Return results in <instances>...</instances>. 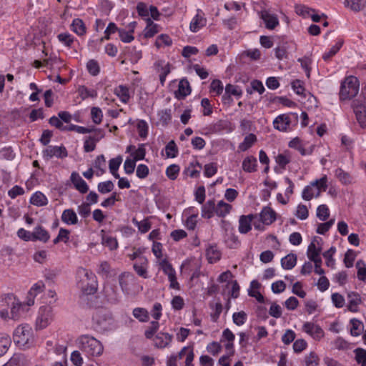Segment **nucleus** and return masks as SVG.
Returning a JSON list of instances; mask_svg holds the SVG:
<instances>
[{"label": "nucleus", "mask_w": 366, "mask_h": 366, "mask_svg": "<svg viewBox=\"0 0 366 366\" xmlns=\"http://www.w3.org/2000/svg\"><path fill=\"white\" fill-rule=\"evenodd\" d=\"M76 278L77 287L84 294L92 295L95 293L97 290L95 275L92 272L84 267H79L76 270Z\"/></svg>", "instance_id": "nucleus-1"}, {"label": "nucleus", "mask_w": 366, "mask_h": 366, "mask_svg": "<svg viewBox=\"0 0 366 366\" xmlns=\"http://www.w3.org/2000/svg\"><path fill=\"white\" fill-rule=\"evenodd\" d=\"M79 348L88 356H99L103 352L102 343L89 335H81L77 339Z\"/></svg>", "instance_id": "nucleus-2"}, {"label": "nucleus", "mask_w": 366, "mask_h": 366, "mask_svg": "<svg viewBox=\"0 0 366 366\" xmlns=\"http://www.w3.org/2000/svg\"><path fill=\"white\" fill-rule=\"evenodd\" d=\"M119 283L122 292L129 297H134L143 290L135 277L129 272H123L119 276Z\"/></svg>", "instance_id": "nucleus-3"}, {"label": "nucleus", "mask_w": 366, "mask_h": 366, "mask_svg": "<svg viewBox=\"0 0 366 366\" xmlns=\"http://www.w3.org/2000/svg\"><path fill=\"white\" fill-rule=\"evenodd\" d=\"M327 178L324 176L319 179L311 182V184L305 187L302 191V197L305 200H310L313 197H318L322 191L327 188Z\"/></svg>", "instance_id": "nucleus-4"}, {"label": "nucleus", "mask_w": 366, "mask_h": 366, "mask_svg": "<svg viewBox=\"0 0 366 366\" xmlns=\"http://www.w3.org/2000/svg\"><path fill=\"white\" fill-rule=\"evenodd\" d=\"M97 330L104 332L112 330L114 327V320L112 315L103 310L96 311L92 317Z\"/></svg>", "instance_id": "nucleus-5"}, {"label": "nucleus", "mask_w": 366, "mask_h": 366, "mask_svg": "<svg viewBox=\"0 0 366 366\" xmlns=\"http://www.w3.org/2000/svg\"><path fill=\"white\" fill-rule=\"evenodd\" d=\"M359 81L357 77L350 76L345 78L341 84L340 99L346 100L355 97L359 92Z\"/></svg>", "instance_id": "nucleus-6"}, {"label": "nucleus", "mask_w": 366, "mask_h": 366, "mask_svg": "<svg viewBox=\"0 0 366 366\" xmlns=\"http://www.w3.org/2000/svg\"><path fill=\"white\" fill-rule=\"evenodd\" d=\"M13 339L19 347H28L32 340V328L27 324L19 325L14 332Z\"/></svg>", "instance_id": "nucleus-7"}, {"label": "nucleus", "mask_w": 366, "mask_h": 366, "mask_svg": "<svg viewBox=\"0 0 366 366\" xmlns=\"http://www.w3.org/2000/svg\"><path fill=\"white\" fill-rule=\"evenodd\" d=\"M54 317L53 308L50 305H44L39 307L36 320V328L42 330L46 328L53 321Z\"/></svg>", "instance_id": "nucleus-8"}, {"label": "nucleus", "mask_w": 366, "mask_h": 366, "mask_svg": "<svg viewBox=\"0 0 366 366\" xmlns=\"http://www.w3.org/2000/svg\"><path fill=\"white\" fill-rule=\"evenodd\" d=\"M363 100L360 98L352 102V108L357 121L362 128L366 127V88L362 91Z\"/></svg>", "instance_id": "nucleus-9"}, {"label": "nucleus", "mask_w": 366, "mask_h": 366, "mask_svg": "<svg viewBox=\"0 0 366 366\" xmlns=\"http://www.w3.org/2000/svg\"><path fill=\"white\" fill-rule=\"evenodd\" d=\"M42 155L46 159H50L54 157L63 159L67 157L68 152L64 146H49L43 150Z\"/></svg>", "instance_id": "nucleus-10"}, {"label": "nucleus", "mask_w": 366, "mask_h": 366, "mask_svg": "<svg viewBox=\"0 0 366 366\" xmlns=\"http://www.w3.org/2000/svg\"><path fill=\"white\" fill-rule=\"evenodd\" d=\"M302 330L315 340H320L325 335L323 330L319 325L310 322H306L303 325Z\"/></svg>", "instance_id": "nucleus-11"}, {"label": "nucleus", "mask_w": 366, "mask_h": 366, "mask_svg": "<svg viewBox=\"0 0 366 366\" xmlns=\"http://www.w3.org/2000/svg\"><path fill=\"white\" fill-rule=\"evenodd\" d=\"M207 24V19L202 10L197 9V14L192 19L189 24V29L192 32H197L199 29L204 27Z\"/></svg>", "instance_id": "nucleus-12"}, {"label": "nucleus", "mask_w": 366, "mask_h": 366, "mask_svg": "<svg viewBox=\"0 0 366 366\" xmlns=\"http://www.w3.org/2000/svg\"><path fill=\"white\" fill-rule=\"evenodd\" d=\"M70 180L74 188L81 194H85L89 191V186L76 172H73L70 176Z\"/></svg>", "instance_id": "nucleus-13"}, {"label": "nucleus", "mask_w": 366, "mask_h": 366, "mask_svg": "<svg viewBox=\"0 0 366 366\" xmlns=\"http://www.w3.org/2000/svg\"><path fill=\"white\" fill-rule=\"evenodd\" d=\"M255 216L253 214L242 215L239 219V232L246 234L251 230V223Z\"/></svg>", "instance_id": "nucleus-14"}, {"label": "nucleus", "mask_w": 366, "mask_h": 366, "mask_svg": "<svg viewBox=\"0 0 366 366\" xmlns=\"http://www.w3.org/2000/svg\"><path fill=\"white\" fill-rule=\"evenodd\" d=\"M291 123L290 119L287 115L282 114L276 117L273 122L274 127L282 132L287 131Z\"/></svg>", "instance_id": "nucleus-15"}, {"label": "nucleus", "mask_w": 366, "mask_h": 366, "mask_svg": "<svg viewBox=\"0 0 366 366\" xmlns=\"http://www.w3.org/2000/svg\"><path fill=\"white\" fill-rule=\"evenodd\" d=\"M261 18L265 24L266 28L273 29L278 25L279 21L276 15L272 14L267 11L261 12Z\"/></svg>", "instance_id": "nucleus-16"}, {"label": "nucleus", "mask_w": 366, "mask_h": 366, "mask_svg": "<svg viewBox=\"0 0 366 366\" xmlns=\"http://www.w3.org/2000/svg\"><path fill=\"white\" fill-rule=\"evenodd\" d=\"M259 217L263 224L269 225L276 219V213L270 207H265L260 212Z\"/></svg>", "instance_id": "nucleus-17"}, {"label": "nucleus", "mask_w": 366, "mask_h": 366, "mask_svg": "<svg viewBox=\"0 0 366 366\" xmlns=\"http://www.w3.org/2000/svg\"><path fill=\"white\" fill-rule=\"evenodd\" d=\"M45 287L44 283L42 281H39L31 287L29 291V296L30 297L27 301L29 306L34 304V297L41 293Z\"/></svg>", "instance_id": "nucleus-18"}, {"label": "nucleus", "mask_w": 366, "mask_h": 366, "mask_svg": "<svg viewBox=\"0 0 366 366\" xmlns=\"http://www.w3.org/2000/svg\"><path fill=\"white\" fill-rule=\"evenodd\" d=\"M61 221L68 225H74L78 223V217L75 211L72 209H64L61 217Z\"/></svg>", "instance_id": "nucleus-19"}, {"label": "nucleus", "mask_w": 366, "mask_h": 366, "mask_svg": "<svg viewBox=\"0 0 366 366\" xmlns=\"http://www.w3.org/2000/svg\"><path fill=\"white\" fill-rule=\"evenodd\" d=\"M322 247L320 245L319 241L314 239L309 244L307 255L309 259L320 256Z\"/></svg>", "instance_id": "nucleus-20"}, {"label": "nucleus", "mask_w": 366, "mask_h": 366, "mask_svg": "<svg viewBox=\"0 0 366 366\" xmlns=\"http://www.w3.org/2000/svg\"><path fill=\"white\" fill-rule=\"evenodd\" d=\"M49 232L41 226L35 227L32 232V241L39 240L46 242L49 239Z\"/></svg>", "instance_id": "nucleus-21"}, {"label": "nucleus", "mask_w": 366, "mask_h": 366, "mask_svg": "<svg viewBox=\"0 0 366 366\" xmlns=\"http://www.w3.org/2000/svg\"><path fill=\"white\" fill-rule=\"evenodd\" d=\"M104 292L108 302L112 304H116L119 302V296L114 286L110 285H105Z\"/></svg>", "instance_id": "nucleus-22"}, {"label": "nucleus", "mask_w": 366, "mask_h": 366, "mask_svg": "<svg viewBox=\"0 0 366 366\" xmlns=\"http://www.w3.org/2000/svg\"><path fill=\"white\" fill-rule=\"evenodd\" d=\"M172 336L168 333H159L154 338V345L159 348H164L172 342Z\"/></svg>", "instance_id": "nucleus-23"}, {"label": "nucleus", "mask_w": 366, "mask_h": 366, "mask_svg": "<svg viewBox=\"0 0 366 366\" xmlns=\"http://www.w3.org/2000/svg\"><path fill=\"white\" fill-rule=\"evenodd\" d=\"M348 298V310L352 312L358 310V305L361 303V298L359 294L351 292L347 295Z\"/></svg>", "instance_id": "nucleus-24"}, {"label": "nucleus", "mask_w": 366, "mask_h": 366, "mask_svg": "<svg viewBox=\"0 0 366 366\" xmlns=\"http://www.w3.org/2000/svg\"><path fill=\"white\" fill-rule=\"evenodd\" d=\"M232 208V205L221 200L215 205V214L219 217H224L230 212Z\"/></svg>", "instance_id": "nucleus-25"}, {"label": "nucleus", "mask_w": 366, "mask_h": 366, "mask_svg": "<svg viewBox=\"0 0 366 366\" xmlns=\"http://www.w3.org/2000/svg\"><path fill=\"white\" fill-rule=\"evenodd\" d=\"M30 203L37 207H43L48 204V199L41 192H36L30 198Z\"/></svg>", "instance_id": "nucleus-26"}, {"label": "nucleus", "mask_w": 366, "mask_h": 366, "mask_svg": "<svg viewBox=\"0 0 366 366\" xmlns=\"http://www.w3.org/2000/svg\"><path fill=\"white\" fill-rule=\"evenodd\" d=\"M242 94V90L239 86L228 84L225 86V93L222 97L224 100L230 99V96L233 95L237 97H240Z\"/></svg>", "instance_id": "nucleus-27"}, {"label": "nucleus", "mask_w": 366, "mask_h": 366, "mask_svg": "<svg viewBox=\"0 0 366 366\" xmlns=\"http://www.w3.org/2000/svg\"><path fill=\"white\" fill-rule=\"evenodd\" d=\"M114 94L124 104H127L130 99L129 88L124 85H119L114 89Z\"/></svg>", "instance_id": "nucleus-28"}, {"label": "nucleus", "mask_w": 366, "mask_h": 366, "mask_svg": "<svg viewBox=\"0 0 366 366\" xmlns=\"http://www.w3.org/2000/svg\"><path fill=\"white\" fill-rule=\"evenodd\" d=\"M289 147L297 149L302 156L309 155L312 152V147L305 149L298 138L293 139L289 143Z\"/></svg>", "instance_id": "nucleus-29"}, {"label": "nucleus", "mask_w": 366, "mask_h": 366, "mask_svg": "<svg viewBox=\"0 0 366 366\" xmlns=\"http://www.w3.org/2000/svg\"><path fill=\"white\" fill-rule=\"evenodd\" d=\"M206 254L209 263H214L219 260L221 253L216 246H209L206 250Z\"/></svg>", "instance_id": "nucleus-30"}, {"label": "nucleus", "mask_w": 366, "mask_h": 366, "mask_svg": "<svg viewBox=\"0 0 366 366\" xmlns=\"http://www.w3.org/2000/svg\"><path fill=\"white\" fill-rule=\"evenodd\" d=\"M214 212H215V204L214 201H207L202 208V217L206 219H210L212 217Z\"/></svg>", "instance_id": "nucleus-31"}, {"label": "nucleus", "mask_w": 366, "mask_h": 366, "mask_svg": "<svg viewBox=\"0 0 366 366\" xmlns=\"http://www.w3.org/2000/svg\"><path fill=\"white\" fill-rule=\"evenodd\" d=\"M297 263V255L290 253L281 259V265L285 269H292Z\"/></svg>", "instance_id": "nucleus-32"}, {"label": "nucleus", "mask_w": 366, "mask_h": 366, "mask_svg": "<svg viewBox=\"0 0 366 366\" xmlns=\"http://www.w3.org/2000/svg\"><path fill=\"white\" fill-rule=\"evenodd\" d=\"M335 176L344 184H350L354 182L353 177L341 168H337L335 170Z\"/></svg>", "instance_id": "nucleus-33"}, {"label": "nucleus", "mask_w": 366, "mask_h": 366, "mask_svg": "<svg viewBox=\"0 0 366 366\" xmlns=\"http://www.w3.org/2000/svg\"><path fill=\"white\" fill-rule=\"evenodd\" d=\"M257 142V137L254 134L247 135L243 142L239 144L238 148L242 152L249 149Z\"/></svg>", "instance_id": "nucleus-34"}, {"label": "nucleus", "mask_w": 366, "mask_h": 366, "mask_svg": "<svg viewBox=\"0 0 366 366\" xmlns=\"http://www.w3.org/2000/svg\"><path fill=\"white\" fill-rule=\"evenodd\" d=\"M191 93V88L187 80L182 79L179 83L177 96L178 98H184Z\"/></svg>", "instance_id": "nucleus-35"}, {"label": "nucleus", "mask_w": 366, "mask_h": 366, "mask_svg": "<svg viewBox=\"0 0 366 366\" xmlns=\"http://www.w3.org/2000/svg\"><path fill=\"white\" fill-rule=\"evenodd\" d=\"M257 159L254 157H247L242 162V169L247 172L256 171Z\"/></svg>", "instance_id": "nucleus-36"}, {"label": "nucleus", "mask_w": 366, "mask_h": 366, "mask_svg": "<svg viewBox=\"0 0 366 366\" xmlns=\"http://www.w3.org/2000/svg\"><path fill=\"white\" fill-rule=\"evenodd\" d=\"M158 25L154 24L149 18L147 19V25L144 31L145 38H151L159 32Z\"/></svg>", "instance_id": "nucleus-37"}, {"label": "nucleus", "mask_w": 366, "mask_h": 366, "mask_svg": "<svg viewBox=\"0 0 366 366\" xmlns=\"http://www.w3.org/2000/svg\"><path fill=\"white\" fill-rule=\"evenodd\" d=\"M71 27V30L79 36H82L86 33V26L80 19H74Z\"/></svg>", "instance_id": "nucleus-38"}, {"label": "nucleus", "mask_w": 366, "mask_h": 366, "mask_svg": "<svg viewBox=\"0 0 366 366\" xmlns=\"http://www.w3.org/2000/svg\"><path fill=\"white\" fill-rule=\"evenodd\" d=\"M94 167L99 170V172L96 173L97 176H100L105 172L106 159L103 154L97 156L94 161Z\"/></svg>", "instance_id": "nucleus-39"}, {"label": "nucleus", "mask_w": 366, "mask_h": 366, "mask_svg": "<svg viewBox=\"0 0 366 366\" xmlns=\"http://www.w3.org/2000/svg\"><path fill=\"white\" fill-rule=\"evenodd\" d=\"M336 252V248L335 247H331L328 250L325 252L322 255L325 258L326 262L325 264L327 267L334 269L335 267V260L333 258V255Z\"/></svg>", "instance_id": "nucleus-40"}, {"label": "nucleus", "mask_w": 366, "mask_h": 366, "mask_svg": "<svg viewBox=\"0 0 366 366\" xmlns=\"http://www.w3.org/2000/svg\"><path fill=\"white\" fill-rule=\"evenodd\" d=\"M57 39L62 44L68 48H71L74 41V37L68 32L58 34Z\"/></svg>", "instance_id": "nucleus-41"}, {"label": "nucleus", "mask_w": 366, "mask_h": 366, "mask_svg": "<svg viewBox=\"0 0 366 366\" xmlns=\"http://www.w3.org/2000/svg\"><path fill=\"white\" fill-rule=\"evenodd\" d=\"M21 310L22 305L14 298L11 308V319L18 320L20 317Z\"/></svg>", "instance_id": "nucleus-42"}, {"label": "nucleus", "mask_w": 366, "mask_h": 366, "mask_svg": "<svg viewBox=\"0 0 366 366\" xmlns=\"http://www.w3.org/2000/svg\"><path fill=\"white\" fill-rule=\"evenodd\" d=\"M11 340L6 334L0 335V356L4 355L10 347Z\"/></svg>", "instance_id": "nucleus-43"}, {"label": "nucleus", "mask_w": 366, "mask_h": 366, "mask_svg": "<svg viewBox=\"0 0 366 366\" xmlns=\"http://www.w3.org/2000/svg\"><path fill=\"white\" fill-rule=\"evenodd\" d=\"M147 260L146 259H144V262L141 264H137L135 263L133 266L134 271L137 272V274L144 278H148V272L147 269Z\"/></svg>", "instance_id": "nucleus-44"}, {"label": "nucleus", "mask_w": 366, "mask_h": 366, "mask_svg": "<svg viewBox=\"0 0 366 366\" xmlns=\"http://www.w3.org/2000/svg\"><path fill=\"white\" fill-rule=\"evenodd\" d=\"M350 324L352 325L350 329V334L352 336L357 337L360 335L361 331L363 330L362 323L354 318L350 320Z\"/></svg>", "instance_id": "nucleus-45"}, {"label": "nucleus", "mask_w": 366, "mask_h": 366, "mask_svg": "<svg viewBox=\"0 0 366 366\" xmlns=\"http://www.w3.org/2000/svg\"><path fill=\"white\" fill-rule=\"evenodd\" d=\"M134 317L139 320L140 322H147L149 320V314L146 309L142 307H137L133 310L132 312Z\"/></svg>", "instance_id": "nucleus-46"}, {"label": "nucleus", "mask_w": 366, "mask_h": 366, "mask_svg": "<svg viewBox=\"0 0 366 366\" xmlns=\"http://www.w3.org/2000/svg\"><path fill=\"white\" fill-rule=\"evenodd\" d=\"M102 244L105 247H109L110 250L116 249L118 247L117 239L108 235L102 236Z\"/></svg>", "instance_id": "nucleus-47"}, {"label": "nucleus", "mask_w": 366, "mask_h": 366, "mask_svg": "<svg viewBox=\"0 0 366 366\" xmlns=\"http://www.w3.org/2000/svg\"><path fill=\"white\" fill-rule=\"evenodd\" d=\"M78 92L82 99H85L89 97L94 98L97 96L96 90L88 89L85 86H80L78 89Z\"/></svg>", "instance_id": "nucleus-48"}, {"label": "nucleus", "mask_w": 366, "mask_h": 366, "mask_svg": "<svg viewBox=\"0 0 366 366\" xmlns=\"http://www.w3.org/2000/svg\"><path fill=\"white\" fill-rule=\"evenodd\" d=\"M357 277L360 280L366 282V265L363 260H358L356 263Z\"/></svg>", "instance_id": "nucleus-49"}, {"label": "nucleus", "mask_w": 366, "mask_h": 366, "mask_svg": "<svg viewBox=\"0 0 366 366\" xmlns=\"http://www.w3.org/2000/svg\"><path fill=\"white\" fill-rule=\"evenodd\" d=\"M356 362L361 366H366V350L362 348H357L354 350Z\"/></svg>", "instance_id": "nucleus-50"}, {"label": "nucleus", "mask_w": 366, "mask_h": 366, "mask_svg": "<svg viewBox=\"0 0 366 366\" xmlns=\"http://www.w3.org/2000/svg\"><path fill=\"white\" fill-rule=\"evenodd\" d=\"M167 157L174 158L178 154V149L174 140L170 141L165 147Z\"/></svg>", "instance_id": "nucleus-51"}, {"label": "nucleus", "mask_w": 366, "mask_h": 366, "mask_svg": "<svg viewBox=\"0 0 366 366\" xmlns=\"http://www.w3.org/2000/svg\"><path fill=\"white\" fill-rule=\"evenodd\" d=\"M305 363L306 366H318L320 358L315 352H311L305 357Z\"/></svg>", "instance_id": "nucleus-52"}, {"label": "nucleus", "mask_w": 366, "mask_h": 366, "mask_svg": "<svg viewBox=\"0 0 366 366\" xmlns=\"http://www.w3.org/2000/svg\"><path fill=\"white\" fill-rule=\"evenodd\" d=\"M172 41L171 38L167 34H161L159 35L155 41V46L157 48H160L162 46H169L172 44Z\"/></svg>", "instance_id": "nucleus-53"}, {"label": "nucleus", "mask_w": 366, "mask_h": 366, "mask_svg": "<svg viewBox=\"0 0 366 366\" xmlns=\"http://www.w3.org/2000/svg\"><path fill=\"white\" fill-rule=\"evenodd\" d=\"M156 66L157 71L159 73V74L167 76L171 71L169 63L165 62L164 61H158L156 63Z\"/></svg>", "instance_id": "nucleus-54"}, {"label": "nucleus", "mask_w": 366, "mask_h": 366, "mask_svg": "<svg viewBox=\"0 0 366 366\" xmlns=\"http://www.w3.org/2000/svg\"><path fill=\"white\" fill-rule=\"evenodd\" d=\"M342 41H340L337 43H336L335 45L332 46L330 51L327 52H325L323 56L322 59L327 61H329L334 55H335L337 51L340 49L341 46H342Z\"/></svg>", "instance_id": "nucleus-55"}, {"label": "nucleus", "mask_w": 366, "mask_h": 366, "mask_svg": "<svg viewBox=\"0 0 366 366\" xmlns=\"http://www.w3.org/2000/svg\"><path fill=\"white\" fill-rule=\"evenodd\" d=\"M146 155V149L144 147V144H142L139 146L138 149L132 152V158L136 162L139 160H142L144 159Z\"/></svg>", "instance_id": "nucleus-56"}, {"label": "nucleus", "mask_w": 366, "mask_h": 366, "mask_svg": "<svg viewBox=\"0 0 366 366\" xmlns=\"http://www.w3.org/2000/svg\"><path fill=\"white\" fill-rule=\"evenodd\" d=\"M114 187V185L113 182L110 180L99 182L97 186L98 191L102 194L110 192L111 191L113 190Z\"/></svg>", "instance_id": "nucleus-57"}, {"label": "nucleus", "mask_w": 366, "mask_h": 366, "mask_svg": "<svg viewBox=\"0 0 366 366\" xmlns=\"http://www.w3.org/2000/svg\"><path fill=\"white\" fill-rule=\"evenodd\" d=\"M345 6L352 11H358L363 6L362 0H345Z\"/></svg>", "instance_id": "nucleus-58"}, {"label": "nucleus", "mask_w": 366, "mask_h": 366, "mask_svg": "<svg viewBox=\"0 0 366 366\" xmlns=\"http://www.w3.org/2000/svg\"><path fill=\"white\" fill-rule=\"evenodd\" d=\"M132 222L142 233L147 232L151 228V224L147 219L139 222L136 219H133Z\"/></svg>", "instance_id": "nucleus-59"}, {"label": "nucleus", "mask_w": 366, "mask_h": 366, "mask_svg": "<svg viewBox=\"0 0 366 366\" xmlns=\"http://www.w3.org/2000/svg\"><path fill=\"white\" fill-rule=\"evenodd\" d=\"M232 230H233L232 229L230 231H228L227 229V237L225 239L226 243L227 244L228 247H229L230 248H234L239 244L238 239L234 234V233L232 232Z\"/></svg>", "instance_id": "nucleus-60"}, {"label": "nucleus", "mask_w": 366, "mask_h": 366, "mask_svg": "<svg viewBox=\"0 0 366 366\" xmlns=\"http://www.w3.org/2000/svg\"><path fill=\"white\" fill-rule=\"evenodd\" d=\"M179 167L177 164H172L167 168L166 174L167 177L172 180L177 179L179 172Z\"/></svg>", "instance_id": "nucleus-61"}, {"label": "nucleus", "mask_w": 366, "mask_h": 366, "mask_svg": "<svg viewBox=\"0 0 366 366\" xmlns=\"http://www.w3.org/2000/svg\"><path fill=\"white\" fill-rule=\"evenodd\" d=\"M335 348L339 350H346L349 349V343L342 337H337L332 342Z\"/></svg>", "instance_id": "nucleus-62"}, {"label": "nucleus", "mask_w": 366, "mask_h": 366, "mask_svg": "<svg viewBox=\"0 0 366 366\" xmlns=\"http://www.w3.org/2000/svg\"><path fill=\"white\" fill-rule=\"evenodd\" d=\"M329 209L327 205L321 204L317 209V217L322 221H325L329 217Z\"/></svg>", "instance_id": "nucleus-63"}, {"label": "nucleus", "mask_w": 366, "mask_h": 366, "mask_svg": "<svg viewBox=\"0 0 366 366\" xmlns=\"http://www.w3.org/2000/svg\"><path fill=\"white\" fill-rule=\"evenodd\" d=\"M91 116L93 122L96 124H99L102 120L103 114L99 107H93L91 110Z\"/></svg>", "instance_id": "nucleus-64"}]
</instances>
